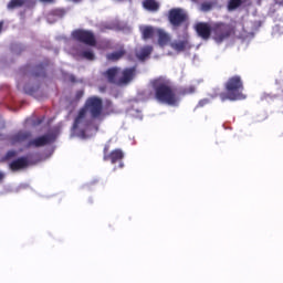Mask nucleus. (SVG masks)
<instances>
[{"label": "nucleus", "instance_id": "nucleus-16", "mask_svg": "<svg viewBox=\"0 0 283 283\" xmlns=\"http://www.w3.org/2000/svg\"><path fill=\"white\" fill-rule=\"evenodd\" d=\"M170 48L175 50V52H185L187 48H189V41L181 40V41L171 42Z\"/></svg>", "mask_w": 283, "mask_h": 283}, {"label": "nucleus", "instance_id": "nucleus-7", "mask_svg": "<svg viewBox=\"0 0 283 283\" xmlns=\"http://www.w3.org/2000/svg\"><path fill=\"white\" fill-rule=\"evenodd\" d=\"M32 138V132L19 130L18 133L10 136L9 140L11 145H28Z\"/></svg>", "mask_w": 283, "mask_h": 283}, {"label": "nucleus", "instance_id": "nucleus-10", "mask_svg": "<svg viewBox=\"0 0 283 283\" xmlns=\"http://www.w3.org/2000/svg\"><path fill=\"white\" fill-rule=\"evenodd\" d=\"M51 143H54V137L52 135H43L29 140L25 147L28 149H30V147H45V145H50Z\"/></svg>", "mask_w": 283, "mask_h": 283}, {"label": "nucleus", "instance_id": "nucleus-20", "mask_svg": "<svg viewBox=\"0 0 283 283\" xmlns=\"http://www.w3.org/2000/svg\"><path fill=\"white\" fill-rule=\"evenodd\" d=\"M25 0H11L8 3V10H17V8H23Z\"/></svg>", "mask_w": 283, "mask_h": 283}, {"label": "nucleus", "instance_id": "nucleus-18", "mask_svg": "<svg viewBox=\"0 0 283 283\" xmlns=\"http://www.w3.org/2000/svg\"><path fill=\"white\" fill-rule=\"evenodd\" d=\"M140 32L144 41H147L149 39H154L156 30L154 29V27H142Z\"/></svg>", "mask_w": 283, "mask_h": 283}, {"label": "nucleus", "instance_id": "nucleus-9", "mask_svg": "<svg viewBox=\"0 0 283 283\" xmlns=\"http://www.w3.org/2000/svg\"><path fill=\"white\" fill-rule=\"evenodd\" d=\"M195 30L200 39H203V41H209V39H211V32H213V27L207 22H198Z\"/></svg>", "mask_w": 283, "mask_h": 283}, {"label": "nucleus", "instance_id": "nucleus-5", "mask_svg": "<svg viewBox=\"0 0 283 283\" xmlns=\"http://www.w3.org/2000/svg\"><path fill=\"white\" fill-rule=\"evenodd\" d=\"M72 36L75 41H78V43H84V45H90L91 48L96 45V36L92 31L77 29L73 31Z\"/></svg>", "mask_w": 283, "mask_h": 283}, {"label": "nucleus", "instance_id": "nucleus-14", "mask_svg": "<svg viewBox=\"0 0 283 283\" xmlns=\"http://www.w3.org/2000/svg\"><path fill=\"white\" fill-rule=\"evenodd\" d=\"M104 76H106L108 83H112L113 85H118V80L116 77L118 76V67H111L105 73Z\"/></svg>", "mask_w": 283, "mask_h": 283}, {"label": "nucleus", "instance_id": "nucleus-4", "mask_svg": "<svg viewBox=\"0 0 283 283\" xmlns=\"http://www.w3.org/2000/svg\"><path fill=\"white\" fill-rule=\"evenodd\" d=\"M213 40L216 43H222L233 34V27L223 22L212 25Z\"/></svg>", "mask_w": 283, "mask_h": 283}, {"label": "nucleus", "instance_id": "nucleus-30", "mask_svg": "<svg viewBox=\"0 0 283 283\" xmlns=\"http://www.w3.org/2000/svg\"><path fill=\"white\" fill-rule=\"evenodd\" d=\"M104 156H109V145H105L103 149Z\"/></svg>", "mask_w": 283, "mask_h": 283}, {"label": "nucleus", "instance_id": "nucleus-3", "mask_svg": "<svg viewBox=\"0 0 283 283\" xmlns=\"http://www.w3.org/2000/svg\"><path fill=\"white\" fill-rule=\"evenodd\" d=\"M224 90L226 92L219 94L222 103H224V101L235 102L247 99V95L243 93L244 82L240 75L229 77L224 83Z\"/></svg>", "mask_w": 283, "mask_h": 283}, {"label": "nucleus", "instance_id": "nucleus-23", "mask_svg": "<svg viewBox=\"0 0 283 283\" xmlns=\"http://www.w3.org/2000/svg\"><path fill=\"white\" fill-rule=\"evenodd\" d=\"M32 74L35 77L45 76V65L43 64L36 65Z\"/></svg>", "mask_w": 283, "mask_h": 283}, {"label": "nucleus", "instance_id": "nucleus-28", "mask_svg": "<svg viewBox=\"0 0 283 283\" xmlns=\"http://www.w3.org/2000/svg\"><path fill=\"white\" fill-rule=\"evenodd\" d=\"M206 105H209V98L200 99L197 104V107H205Z\"/></svg>", "mask_w": 283, "mask_h": 283}, {"label": "nucleus", "instance_id": "nucleus-34", "mask_svg": "<svg viewBox=\"0 0 283 283\" xmlns=\"http://www.w3.org/2000/svg\"><path fill=\"white\" fill-rule=\"evenodd\" d=\"M77 96H83V92H78V93H77Z\"/></svg>", "mask_w": 283, "mask_h": 283}, {"label": "nucleus", "instance_id": "nucleus-31", "mask_svg": "<svg viewBox=\"0 0 283 283\" xmlns=\"http://www.w3.org/2000/svg\"><path fill=\"white\" fill-rule=\"evenodd\" d=\"M6 178V174L0 171V182H3V179Z\"/></svg>", "mask_w": 283, "mask_h": 283}, {"label": "nucleus", "instance_id": "nucleus-11", "mask_svg": "<svg viewBox=\"0 0 283 283\" xmlns=\"http://www.w3.org/2000/svg\"><path fill=\"white\" fill-rule=\"evenodd\" d=\"M30 161L28 160V157H20L14 160H12L9 164V169L11 171H21V169H27L29 167Z\"/></svg>", "mask_w": 283, "mask_h": 283}, {"label": "nucleus", "instance_id": "nucleus-27", "mask_svg": "<svg viewBox=\"0 0 283 283\" xmlns=\"http://www.w3.org/2000/svg\"><path fill=\"white\" fill-rule=\"evenodd\" d=\"M54 17H59L60 19H63V17H65V11L61 10V9H56L53 11Z\"/></svg>", "mask_w": 283, "mask_h": 283}, {"label": "nucleus", "instance_id": "nucleus-22", "mask_svg": "<svg viewBox=\"0 0 283 283\" xmlns=\"http://www.w3.org/2000/svg\"><path fill=\"white\" fill-rule=\"evenodd\" d=\"M213 6H216V2L206 1V2L201 3L200 10H201V12H211V10H213Z\"/></svg>", "mask_w": 283, "mask_h": 283}, {"label": "nucleus", "instance_id": "nucleus-21", "mask_svg": "<svg viewBox=\"0 0 283 283\" xmlns=\"http://www.w3.org/2000/svg\"><path fill=\"white\" fill-rule=\"evenodd\" d=\"M244 2V0H229L228 2V10L233 11V10H238V8H240V6H242Z\"/></svg>", "mask_w": 283, "mask_h": 283}, {"label": "nucleus", "instance_id": "nucleus-6", "mask_svg": "<svg viewBox=\"0 0 283 283\" xmlns=\"http://www.w3.org/2000/svg\"><path fill=\"white\" fill-rule=\"evenodd\" d=\"M168 20L174 28H180L181 23L187 21V13H185V11L180 8L170 9Z\"/></svg>", "mask_w": 283, "mask_h": 283}, {"label": "nucleus", "instance_id": "nucleus-15", "mask_svg": "<svg viewBox=\"0 0 283 283\" xmlns=\"http://www.w3.org/2000/svg\"><path fill=\"white\" fill-rule=\"evenodd\" d=\"M157 34H158V45H160V48H165V45H168L169 41H171V36H169V33L165 32V30L163 29H158Z\"/></svg>", "mask_w": 283, "mask_h": 283}, {"label": "nucleus", "instance_id": "nucleus-29", "mask_svg": "<svg viewBox=\"0 0 283 283\" xmlns=\"http://www.w3.org/2000/svg\"><path fill=\"white\" fill-rule=\"evenodd\" d=\"M43 120H45V117L36 118L35 120H33V125L36 127V126L41 125L43 123Z\"/></svg>", "mask_w": 283, "mask_h": 283}, {"label": "nucleus", "instance_id": "nucleus-24", "mask_svg": "<svg viewBox=\"0 0 283 283\" xmlns=\"http://www.w3.org/2000/svg\"><path fill=\"white\" fill-rule=\"evenodd\" d=\"M82 56L83 59H86V61H94V59H96V55H94V52L92 51H83Z\"/></svg>", "mask_w": 283, "mask_h": 283}, {"label": "nucleus", "instance_id": "nucleus-8", "mask_svg": "<svg viewBox=\"0 0 283 283\" xmlns=\"http://www.w3.org/2000/svg\"><path fill=\"white\" fill-rule=\"evenodd\" d=\"M137 69L136 66L126 67L122 71L120 77L117 80V85H129L134 78H136Z\"/></svg>", "mask_w": 283, "mask_h": 283}, {"label": "nucleus", "instance_id": "nucleus-12", "mask_svg": "<svg viewBox=\"0 0 283 283\" xmlns=\"http://www.w3.org/2000/svg\"><path fill=\"white\" fill-rule=\"evenodd\" d=\"M125 158V154L119 148L112 150L108 155L103 156V160L111 161L112 165H116V163H120Z\"/></svg>", "mask_w": 283, "mask_h": 283}, {"label": "nucleus", "instance_id": "nucleus-19", "mask_svg": "<svg viewBox=\"0 0 283 283\" xmlns=\"http://www.w3.org/2000/svg\"><path fill=\"white\" fill-rule=\"evenodd\" d=\"M154 52V46L146 45L144 46L139 53L137 54L139 61H145V59L149 57Z\"/></svg>", "mask_w": 283, "mask_h": 283}, {"label": "nucleus", "instance_id": "nucleus-26", "mask_svg": "<svg viewBox=\"0 0 283 283\" xmlns=\"http://www.w3.org/2000/svg\"><path fill=\"white\" fill-rule=\"evenodd\" d=\"M196 93V86H188L181 91V94L184 96H187V94H195Z\"/></svg>", "mask_w": 283, "mask_h": 283}, {"label": "nucleus", "instance_id": "nucleus-33", "mask_svg": "<svg viewBox=\"0 0 283 283\" xmlns=\"http://www.w3.org/2000/svg\"><path fill=\"white\" fill-rule=\"evenodd\" d=\"M3 32V21H0V34Z\"/></svg>", "mask_w": 283, "mask_h": 283}, {"label": "nucleus", "instance_id": "nucleus-35", "mask_svg": "<svg viewBox=\"0 0 283 283\" xmlns=\"http://www.w3.org/2000/svg\"><path fill=\"white\" fill-rule=\"evenodd\" d=\"M119 167H123V164H120Z\"/></svg>", "mask_w": 283, "mask_h": 283}, {"label": "nucleus", "instance_id": "nucleus-2", "mask_svg": "<svg viewBox=\"0 0 283 283\" xmlns=\"http://www.w3.org/2000/svg\"><path fill=\"white\" fill-rule=\"evenodd\" d=\"M151 85L155 92V98L159 103H165L166 105L178 107L180 98L176 94V90L174 88L171 81L165 77H158L151 82Z\"/></svg>", "mask_w": 283, "mask_h": 283}, {"label": "nucleus", "instance_id": "nucleus-32", "mask_svg": "<svg viewBox=\"0 0 283 283\" xmlns=\"http://www.w3.org/2000/svg\"><path fill=\"white\" fill-rule=\"evenodd\" d=\"M42 3H52L54 0H40Z\"/></svg>", "mask_w": 283, "mask_h": 283}, {"label": "nucleus", "instance_id": "nucleus-17", "mask_svg": "<svg viewBox=\"0 0 283 283\" xmlns=\"http://www.w3.org/2000/svg\"><path fill=\"white\" fill-rule=\"evenodd\" d=\"M125 54H127V51H125V49L122 48L113 53H107L106 59L107 61H112L113 63H115L116 61H120V59H123Z\"/></svg>", "mask_w": 283, "mask_h": 283}, {"label": "nucleus", "instance_id": "nucleus-13", "mask_svg": "<svg viewBox=\"0 0 283 283\" xmlns=\"http://www.w3.org/2000/svg\"><path fill=\"white\" fill-rule=\"evenodd\" d=\"M142 6L148 12H158L160 10V2L157 0H144Z\"/></svg>", "mask_w": 283, "mask_h": 283}, {"label": "nucleus", "instance_id": "nucleus-25", "mask_svg": "<svg viewBox=\"0 0 283 283\" xmlns=\"http://www.w3.org/2000/svg\"><path fill=\"white\" fill-rule=\"evenodd\" d=\"M18 156V153L17 150H9L4 157H3V160H12V158H17Z\"/></svg>", "mask_w": 283, "mask_h": 283}, {"label": "nucleus", "instance_id": "nucleus-1", "mask_svg": "<svg viewBox=\"0 0 283 283\" xmlns=\"http://www.w3.org/2000/svg\"><path fill=\"white\" fill-rule=\"evenodd\" d=\"M87 114L94 120L103 116V99L98 96L88 97L83 107L78 111L77 116L73 123V129L76 130L81 125L87 126Z\"/></svg>", "mask_w": 283, "mask_h": 283}]
</instances>
